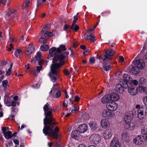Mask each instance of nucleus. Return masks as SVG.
<instances>
[{
    "mask_svg": "<svg viewBox=\"0 0 147 147\" xmlns=\"http://www.w3.org/2000/svg\"><path fill=\"white\" fill-rule=\"evenodd\" d=\"M53 35L52 33L48 31L45 32L44 34V36L46 37H49L52 36Z\"/></svg>",
    "mask_w": 147,
    "mask_h": 147,
    "instance_id": "a19ab883",
    "label": "nucleus"
},
{
    "mask_svg": "<svg viewBox=\"0 0 147 147\" xmlns=\"http://www.w3.org/2000/svg\"><path fill=\"white\" fill-rule=\"evenodd\" d=\"M18 9H13L9 10L7 13V15L9 16H15V15L18 14Z\"/></svg>",
    "mask_w": 147,
    "mask_h": 147,
    "instance_id": "412c9836",
    "label": "nucleus"
},
{
    "mask_svg": "<svg viewBox=\"0 0 147 147\" xmlns=\"http://www.w3.org/2000/svg\"><path fill=\"white\" fill-rule=\"evenodd\" d=\"M146 80L144 78L142 77L139 78V83L140 84H144L146 83Z\"/></svg>",
    "mask_w": 147,
    "mask_h": 147,
    "instance_id": "4c0bfd02",
    "label": "nucleus"
},
{
    "mask_svg": "<svg viewBox=\"0 0 147 147\" xmlns=\"http://www.w3.org/2000/svg\"><path fill=\"white\" fill-rule=\"evenodd\" d=\"M62 52L58 53L57 55L55 56L53 59V63L59 61V63H54L51 66V71L49 74V75L51 81L53 82L58 80L59 68L64 64L65 61L63 60L67 58L69 53L67 51L61 53Z\"/></svg>",
    "mask_w": 147,
    "mask_h": 147,
    "instance_id": "f257e3e1",
    "label": "nucleus"
},
{
    "mask_svg": "<svg viewBox=\"0 0 147 147\" xmlns=\"http://www.w3.org/2000/svg\"><path fill=\"white\" fill-rule=\"evenodd\" d=\"M137 115L138 118L140 120L142 119L144 117L143 111L140 110H138Z\"/></svg>",
    "mask_w": 147,
    "mask_h": 147,
    "instance_id": "bb28decb",
    "label": "nucleus"
},
{
    "mask_svg": "<svg viewBox=\"0 0 147 147\" xmlns=\"http://www.w3.org/2000/svg\"><path fill=\"white\" fill-rule=\"evenodd\" d=\"M38 61V65H40V66H41V65H42L43 63V62H44V61L42 59V60H39V61Z\"/></svg>",
    "mask_w": 147,
    "mask_h": 147,
    "instance_id": "69168bd1",
    "label": "nucleus"
},
{
    "mask_svg": "<svg viewBox=\"0 0 147 147\" xmlns=\"http://www.w3.org/2000/svg\"><path fill=\"white\" fill-rule=\"evenodd\" d=\"M78 131L77 130H74L72 131L71 134V137L74 139H76L78 136Z\"/></svg>",
    "mask_w": 147,
    "mask_h": 147,
    "instance_id": "7c9ffc66",
    "label": "nucleus"
},
{
    "mask_svg": "<svg viewBox=\"0 0 147 147\" xmlns=\"http://www.w3.org/2000/svg\"><path fill=\"white\" fill-rule=\"evenodd\" d=\"M139 83V82L137 80H134L133 81V84L135 85H137Z\"/></svg>",
    "mask_w": 147,
    "mask_h": 147,
    "instance_id": "13d9d810",
    "label": "nucleus"
},
{
    "mask_svg": "<svg viewBox=\"0 0 147 147\" xmlns=\"http://www.w3.org/2000/svg\"><path fill=\"white\" fill-rule=\"evenodd\" d=\"M39 42L42 44H45L47 42V40L46 39L44 38H41L39 40Z\"/></svg>",
    "mask_w": 147,
    "mask_h": 147,
    "instance_id": "ea45409f",
    "label": "nucleus"
},
{
    "mask_svg": "<svg viewBox=\"0 0 147 147\" xmlns=\"http://www.w3.org/2000/svg\"><path fill=\"white\" fill-rule=\"evenodd\" d=\"M121 137L123 141L126 143H128L130 138L128 134L126 132H124L122 134Z\"/></svg>",
    "mask_w": 147,
    "mask_h": 147,
    "instance_id": "6ab92c4d",
    "label": "nucleus"
},
{
    "mask_svg": "<svg viewBox=\"0 0 147 147\" xmlns=\"http://www.w3.org/2000/svg\"><path fill=\"white\" fill-rule=\"evenodd\" d=\"M42 57V55L40 52L38 51L37 52L36 56V59L37 61L39 60Z\"/></svg>",
    "mask_w": 147,
    "mask_h": 147,
    "instance_id": "58836bf2",
    "label": "nucleus"
},
{
    "mask_svg": "<svg viewBox=\"0 0 147 147\" xmlns=\"http://www.w3.org/2000/svg\"><path fill=\"white\" fill-rule=\"evenodd\" d=\"M49 102H47L44 106L43 109L44 111V114H46V112L50 110L51 108V107H49Z\"/></svg>",
    "mask_w": 147,
    "mask_h": 147,
    "instance_id": "c85d7f7f",
    "label": "nucleus"
},
{
    "mask_svg": "<svg viewBox=\"0 0 147 147\" xmlns=\"http://www.w3.org/2000/svg\"><path fill=\"white\" fill-rule=\"evenodd\" d=\"M34 46L33 45L29 44L26 47L25 53L27 55H30L34 51Z\"/></svg>",
    "mask_w": 147,
    "mask_h": 147,
    "instance_id": "f8f14e48",
    "label": "nucleus"
},
{
    "mask_svg": "<svg viewBox=\"0 0 147 147\" xmlns=\"http://www.w3.org/2000/svg\"><path fill=\"white\" fill-rule=\"evenodd\" d=\"M132 114L130 113H126L124 116V121L126 124L130 123L133 119Z\"/></svg>",
    "mask_w": 147,
    "mask_h": 147,
    "instance_id": "9d476101",
    "label": "nucleus"
},
{
    "mask_svg": "<svg viewBox=\"0 0 147 147\" xmlns=\"http://www.w3.org/2000/svg\"><path fill=\"white\" fill-rule=\"evenodd\" d=\"M49 28V27L48 26H46L44 27L42 29V31H41L40 33L42 34L46 30H47Z\"/></svg>",
    "mask_w": 147,
    "mask_h": 147,
    "instance_id": "c03bdc74",
    "label": "nucleus"
},
{
    "mask_svg": "<svg viewBox=\"0 0 147 147\" xmlns=\"http://www.w3.org/2000/svg\"><path fill=\"white\" fill-rule=\"evenodd\" d=\"M64 74L66 76H69V74L68 70L67 69H65L64 70Z\"/></svg>",
    "mask_w": 147,
    "mask_h": 147,
    "instance_id": "5fc2aeb1",
    "label": "nucleus"
},
{
    "mask_svg": "<svg viewBox=\"0 0 147 147\" xmlns=\"http://www.w3.org/2000/svg\"><path fill=\"white\" fill-rule=\"evenodd\" d=\"M74 20H73L72 24H76V23L78 20V16L77 15L75 16L74 17Z\"/></svg>",
    "mask_w": 147,
    "mask_h": 147,
    "instance_id": "8fccbe9b",
    "label": "nucleus"
},
{
    "mask_svg": "<svg viewBox=\"0 0 147 147\" xmlns=\"http://www.w3.org/2000/svg\"><path fill=\"white\" fill-rule=\"evenodd\" d=\"M30 4V2L28 0L26 1L22 5V8L23 9L27 8Z\"/></svg>",
    "mask_w": 147,
    "mask_h": 147,
    "instance_id": "c9c22d12",
    "label": "nucleus"
},
{
    "mask_svg": "<svg viewBox=\"0 0 147 147\" xmlns=\"http://www.w3.org/2000/svg\"><path fill=\"white\" fill-rule=\"evenodd\" d=\"M68 102L67 100H64L63 102V107H66L67 106Z\"/></svg>",
    "mask_w": 147,
    "mask_h": 147,
    "instance_id": "603ef678",
    "label": "nucleus"
},
{
    "mask_svg": "<svg viewBox=\"0 0 147 147\" xmlns=\"http://www.w3.org/2000/svg\"><path fill=\"white\" fill-rule=\"evenodd\" d=\"M103 69L105 71H107L111 69V66L110 65L111 61L102 59Z\"/></svg>",
    "mask_w": 147,
    "mask_h": 147,
    "instance_id": "6e6552de",
    "label": "nucleus"
},
{
    "mask_svg": "<svg viewBox=\"0 0 147 147\" xmlns=\"http://www.w3.org/2000/svg\"><path fill=\"white\" fill-rule=\"evenodd\" d=\"M110 147H120L121 144L117 138H114L110 144Z\"/></svg>",
    "mask_w": 147,
    "mask_h": 147,
    "instance_id": "1a4fd4ad",
    "label": "nucleus"
},
{
    "mask_svg": "<svg viewBox=\"0 0 147 147\" xmlns=\"http://www.w3.org/2000/svg\"><path fill=\"white\" fill-rule=\"evenodd\" d=\"M9 95L10 94L9 93H7L5 94V101H6V100H7V99L8 98L9 96Z\"/></svg>",
    "mask_w": 147,
    "mask_h": 147,
    "instance_id": "052dcab7",
    "label": "nucleus"
},
{
    "mask_svg": "<svg viewBox=\"0 0 147 147\" xmlns=\"http://www.w3.org/2000/svg\"><path fill=\"white\" fill-rule=\"evenodd\" d=\"M115 53L114 50L111 49H107L105 51V54L103 55L102 59L111 61Z\"/></svg>",
    "mask_w": 147,
    "mask_h": 147,
    "instance_id": "20e7f679",
    "label": "nucleus"
},
{
    "mask_svg": "<svg viewBox=\"0 0 147 147\" xmlns=\"http://www.w3.org/2000/svg\"><path fill=\"white\" fill-rule=\"evenodd\" d=\"M88 128V125L86 124L83 123L79 126L78 130L79 133H84L87 131Z\"/></svg>",
    "mask_w": 147,
    "mask_h": 147,
    "instance_id": "9b49d317",
    "label": "nucleus"
},
{
    "mask_svg": "<svg viewBox=\"0 0 147 147\" xmlns=\"http://www.w3.org/2000/svg\"><path fill=\"white\" fill-rule=\"evenodd\" d=\"M125 88L120 84H117L116 86V91L118 93L122 94Z\"/></svg>",
    "mask_w": 147,
    "mask_h": 147,
    "instance_id": "a211bd4d",
    "label": "nucleus"
},
{
    "mask_svg": "<svg viewBox=\"0 0 147 147\" xmlns=\"http://www.w3.org/2000/svg\"><path fill=\"white\" fill-rule=\"evenodd\" d=\"M102 114L103 117L107 119L110 117H113V113L107 110L103 111Z\"/></svg>",
    "mask_w": 147,
    "mask_h": 147,
    "instance_id": "2eb2a0df",
    "label": "nucleus"
},
{
    "mask_svg": "<svg viewBox=\"0 0 147 147\" xmlns=\"http://www.w3.org/2000/svg\"><path fill=\"white\" fill-rule=\"evenodd\" d=\"M90 127L93 129H95L97 127V124L94 122L91 121L89 123Z\"/></svg>",
    "mask_w": 147,
    "mask_h": 147,
    "instance_id": "f704fd0d",
    "label": "nucleus"
},
{
    "mask_svg": "<svg viewBox=\"0 0 147 147\" xmlns=\"http://www.w3.org/2000/svg\"><path fill=\"white\" fill-rule=\"evenodd\" d=\"M90 139L94 144H97L100 141V138L97 135L93 134L90 136Z\"/></svg>",
    "mask_w": 147,
    "mask_h": 147,
    "instance_id": "4468645a",
    "label": "nucleus"
},
{
    "mask_svg": "<svg viewBox=\"0 0 147 147\" xmlns=\"http://www.w3.org/2000/svg\"><path fill=\"white\" fill-rule=\"evenodd\" d=\"M123 79L125 82L126 84L127 82H128L130 80V77L128 74H123Z\"/></svg>",
    "mask_w": 147,
    "mask_h": 147,
    "instance_id": "2f4dec72",
    "label": "nucleus"
},
{
    "mask_svg": "<svg viewBox=\"0 0 147 147\" xmlns=\"http://www.w3.org/2000/svg\"><path fill=\"white\" fill-rule=\"evenodd\" d=\"M110 100L111 101H117L119 98V95L115 93H113L110 95Z\"/></svg>",
    "mask_w": 147,
    "mask_h": 147,
    "instance_id": "f3484780",
    "label": "nucleus"
},
{
    "mask_svg": "<svg viewBox=\"0 0 147 147\" xmlns=\"http://www.w3.org/2000/svg\"><path fill=\"white\" fill-rule=\"evenodd\" d=\"M130 72L132 74L137 75L139 73L140 71L137 67L135 66H131L130 69Z\"/></svg>",
    "mask_w": 147,
    "mask_h": 147,
    "instance_id": "aec40b11",
    "label": "nucleus"
},
{
    "mask_svg": "<svg viewBox=\"0 0 147 147\" xmlns=\"http://www.w3.org/2000/svg\"><path fill=\"white\" fill-rule=\"evenodd\" d=\"M89 61L90 64H94L95 63V59L94 57H91L89 58Z\"/></svg>",
    "mask_w": 147,
    "mask_h": 147,
    "instance_id": "79ce46f5",
    "label": "nucleus"
},
{
    "mask_svg": "<svg viewBox=\"0 0 147 147\" xmlns=\"http://www.w3.org/2000/svg\"><path fill=\"white\" fill-rule=\"evenodd\" d=\"M70 29L73 30L75 31L76 32L79 30V28L78 26L76 24H72Z\"/></svg>",
    "mask_w": 147,
    "mask_h": 147,
    "instance_id": "473e14b6",
    "label": "nucleus"
},
{
    "mask_svg": "<svg viewBox=\"0 0 147 147\" xmlns=\"http://www.w3.org/2000/svg\"><path fill=\"white\" fill-rule=\"evenodd\" d=\"M58 85V84L56 83L55 84H54L53 85V87L52 88L55 90H57L58 87H55L56 86Z\"/></svg>",
    "mask_w": 147,
    "mask_h": 147,
    "instance_id": "6e6d98bb",
    "label": "nucleus"
},
{
    "mask_svg": "<svg viewBox=\"0 0 147 147\" xmlns=\"http://www.w3.org/2000/svg\"><path fill=\"white\" fill-rule=\"evenodd\" d=\"M66 50V48H65V46L63 45H60L57 49L55 47H53L49 50V54L47 58L49 59L53 56L54 57L55 56L57 55L58 53L63 51H65Z\"/></svg>",
    "mask_w": 147,
    "mask_h": 147,
    "instance_id": "7ed1b4c3",
    "label": "nucleus"
},
{
    "mask_svg": "<svg viewBox=\"0 0 147 147\" xmlns=\"http://www.w3.org/2000/svg\"><path fill=\"white\" fill-rule=\"evenodd\" d=\"M106 107L109 110L114 111L117 109L118 105L115 102L111 101L107 103Z\"/></svg>",
    "mask_w": 147,
    "mask_h": 147,
    "instance_id": "423d86ee",
    "label": "nucleus"
},
{
    "mask_svg": "<svg viewBox=\"0 0 147 147\" xmlns=\"http://www.w3.org/2000/svg\"><path fill=\"white\" fill-rule=\"evenodd\" d=\"M22 53V50L20 49H17L16 50L14 53V55L17 57H18Z\"/></svg>",
    "mask_w": 147,
    "mask_h": 147,
    "instance_id": "72a5a7b5",
    "label": "nucleus"
},
{
    "mask_svg": "<svg viewBox=\"0 0 147 147\" xmlns=\"http://www.w3.org/2000/svg\"><path fill=\"white\" fill-rule=\"evenodd\" d=\"M133 63L135 64L138 69H143L145 66V63L142 60L137 59L134 60L133 61Z\"/></svg>",
    "mask_w": 147,
    "mask_h": 147,
    "instance_id": "39448f33",
    "label": "nucleus"
},
{
    "mask_svg": "<svg viewBox=\"0 0 147 147\" xmlns=\"http://www.w3.org/2000/svg\"><path fill=\"white\" fill-rule=\"evenodd\" d=\"M112 133L111 129H107L105 131L103 136L105 139L107 140L111 138L112 136Z\"/></svg>",
    "mask_w": 147,
    "mask_h": 147,
    "instance_id": "dca6fc26",
    "label": "nucleus"
},
{
    "mask_svg": "<svg viewBox=\"0 0 147 147\" xmlns=\"http://www.w3.org/2000/svg\"><path fill=\"white\" fill-rule=\"evenodd\" d=\"M88 34L85 35L84 37V38L86 40H88L90 39V37H91V34H90L87 33Z\"/></svg>",
    "mask_w": 147,
    "mask_h": 147,
    "instance_id": "de8ad7c7",
    "label": "nucleus"
},
{
    "mask_svg": "<svg viewBox=\"0 0 147 147\" xmlns=\"http://www.w3.org/2000/svg\"><path fill=\"white\" fill-rule=\"evenodd\" d=\"M128 92L132 95H135L138 92L137 88L134 86H129L128 88Z\"/></svg>",
    "mask_w": 147,
    "mask_h": 147,
    "instance_id": "ddd939ff",
    "label": "nucleus"
},
{
    "mask_svg": "<svg viewBox=\"0 0 147 147\" xmlns=\"http://www.w3.org/2000/svg\"><path fill=\"white\" fill-rule=\"evenodd\" d=\"M90 39L93 42H94L96 40L95 37L94 36H92V35L91 37H90Z\"/></svg>",
    "mask_w": 147,
    "mask_h": 147,
    "instance_id": "774afa93",
    "label": "nucleus"
},
{
    "mask_svg": "<svg viewBox=\"0 0 147 147\" xmlns=\"http://www.w3.org/2000/svg\"><path fill=\"white\" fill-rule=\"evenodd\" d=\"M42 69V67L41 66H37L36 67V70L37 73H36L35 71H32V73L35 76H36L38 74V73H39L40 70Z\"/></svg>",
    "mask_w": 147,
    "mask_h": 147,
    "instance_id": "c756f323",
    "label": "nucleus"
},
{
    "mask_svg": "<svg viewBox=\"0 0 147 147\" xmlns=\"http://www.w3.org/2000/svg\"><path fill=\"white\" fill-rule=\"evenodd\" d=\"M2 131L3 135L6 133V128L5 127H2L1 129Z\"/></svg>",
    "mask_w": 147,
    "mask_h": 147,
    "instance_id": "0e129e2a",
    "label": "nucleus"
},
{
    "mask_svg": "<svg viewBox=\"0 0 147 147\" xmlns=\"http://www.w3.org/2000/svg\"><path fill=\"white\" fill-rule=\"evenodd\" d=\"M119 60L121 61V62L123 63V62H124V58L122 56H119Z\"/></svg>",
    "mask_w": 147,
    "mask_h": 147,
    "instance_id": "e2e57ef3",
    "label": "nucleus"
},
{
    "mask_svg": "<svg viewBox=\"0 0 147 147\" xmlns=\"http://www.w3.org/2000/svg\"><path fill=\"white\" fill-rule=\"evenodd\" d=\"M4 137L6 139H9L12 137V132L10 131H8L4 134Z\"/></svg>",
    "mask_w": 147,
    "mask_h": 147,
    "instance_id": "cd10ccee",
    "label": "nucleus"
},
{
    "mask_svg": "<svg viewBox=\"0 0 147 147\" xmlns=\"http://www.w3.org/2000/svg\"><path fill=\"white\" fill-rule=\"evenodd\" d=\"M110 123L107 119H102V127L104 128H107L109 126Z\"/></svg>",
    "mask_w": 147,
    "mask_h": 147,
    "instance_id": "4be33fe9",
    "label": "nucleus"
},
{
    "mask_svg": "<svg viewBox=\"0 0 147 147\" xmlns=\"http://www.w3.org/2000/svg\"><path fill=\"white\" fill-rule=\"evenodd\" d=\"M90 51V50L89 49H88L87 50H86V51L84 52V55L85 56L87 55L89 53Z\"/></svg>",
    "mask_w": 147,
    "mask_h": 147,
    "instance_id": "3c124183",
    "label": "nucleus"
},
{
    "mask_svg": "<svg viewBox=\"0 0 147 147\" xmlns=\"http://www.w3.org/2000/svg\"><path fill=\"white\" fill-rule=\"evenodd\" d=\"M69 26L67 25H65L63 28L64 30L65 31L67 30L68 28H69Z\"/></svg>",
    "mask_w": 147,
    "mask_h": 147,
    "instance_id": "680f3d73",
    "label": "nucleus"
},
{
    "mask_svg": "<svg viewBox=\"0 0 147 147\" xmlns=\"http://www.w3.org/2000/svg\"><path fill=\"white\" fill-rule=\"evenodd\" d=\"M95 54L96 55V58L100 60V53H98L97 51H96L95 52Z\"/></svg>",
    "mask_w": 147,
    "mask_h": 147,
    "instance_id": "bf43d9fd",
    "label": "nucleus"
},
{
    "mask_svg": "<svg viewBox=\"0 0 147 147\" xmlns=\"http://www.w3.org/2000/svg\"><path fill=\"white\" fill-rule=\"evenodd\" d=\"M135 125L134 123H129L126 124L125 128L129 130H133L135 127Z\"/></svg>",
    "mask_w": 147,
    "mask_h": 147,
    "instance_id": "393cba45",
    "label": "nucleus"
},
{
    "mask_svg": "<svg viewBox=\"0 0 147 147\" xmlns=\"http://www.w3.org/2000/svg\"><path fill=\"white\" fill-rule=\"evenodd\" d=\"M2 83L3 87L6 88L8 84V81L7 80H4L3 81Z\"/></svg>",
    "mask_w": 147,
    "mask_h": 147,
    "instance_id": "37998d69",
    "label": "nucleus"
},
{
    "mask_svg": "<svg viewBox=\"0 0 147 147\" xmlns=\"http://www.w3.org/2000/svg\"><path fill=\"white\" fill-rule=\"evenodd\" d=\"M142 133L145 136V139L147 140V126H143L142 129Z\"/></svg>",
    "mask_w": 147,
    "mask_h": 147,
    "instance_id": "a878e982",
    "label": "nucleus"
},
{
    "mask_svg": "<svg viewBox=\"0 0 147 147\" xmlns=\"http://www.w3.org/2000/svg\"><path fill=\"white\" fill-rule=\"evenodd\" d=\"M96 26H95L93 27V28H92V29L89 30H88L87 32V33H88L89 34H91L92 35V32L94 31V30L96 28Z\"/></svg>",
    "mask_w": 147,
    "mask_h": 147,
    "instance_id": "49530a36",
    "label": "nucleus"
},
{
    "mask_svg": "<svg viewBox=\"0 0 147 147\" xmlns=\"http://www.w3.org/2000/svg\"><path fill=\"white\" fill-rule=\"evenodd\" d=\"M61 95V93L60 91H58L56 93L55 96L57 98L59 97Z\"/></svg>",
    "mask_w": 147,
    "mask_h": 147,
    "instance_id": "4d7b16f0",
    "label": "nucleus"
},
{
    "mask_svg": "<svg viewBox=\"0 0 147 147\" xmlns=\"http://www.w3.org/2000/svg\"><path fill=\"white\" fill-rule=\"evenodd\" d=\"M55 110L52 108L46 112L45 114L46 117L44 119V127L43 129V133L45 135H47L53 137L56 139L57 138L58 135L57 132L59 131V128L56 127L54 129V132H53V127L52 125L55 124V119L51 116L52 113L54 112Z\"/></svg>",
    "mask_w": 147,
    "mask_h": 147,
    "instance_id": "f03ea898",
    "label": "nucleus"
},
{
    "mask_svg": "<svg viewBox=\"0 0 147 147\" xmlns=\"http://www.w3.org/2000/svg\"><path fill=\"white\" fill-rule=\"evenodd\" d=\"M143 101L144 105L147 107V96L144 98Z\"/></svg>",
    "mask_w": 147,
    "mask_h": 147,
    "instance_id": "864d4df0",
    "label": "nucleus"
},
{
    "mask_svg": "<svg viewBox=\"0 0 147 147\" xmlns=\"http://www.w3.org/2000/svg\"><path fill=\"white\" fill-rule=\"evenodd\" d=\"M79 109V106L78 105H73L70 108V111L71 110V113H75L78 111Z\"/></svg>",
    "mask_w": 147,
    "mask_h": 147,
    "instance_id": "b1692460",
    "label": "nucleus"
},
{
    "mask_svg": "<svg viewBox=\"0 0 147 147\" xmlns=\"http://www.w3.org/2000/svg\"><path fill=\"white\" fill-rule=\"evenodd\" d=\"M111 101L110 95L104 96L102 98V102L104 103H108Z\"/></svg>",
    "mask_w": 147,
    "mask_h": 147,
    "instance_id": "5701e85b",
    "label": "nucleus"
},
{
    "mask_svg": "<svg viewBox=\"0 0 147 147\" xmlns=\"http://www.w3.org/2000/svg\"><path fill=\"white\" fill-rule=\"evenodd\" d=\"M49 49V46L47 45H42L40 47L41 50L42 51H47Z\"/></svg>",
    "mask_w": 147,
    "mask_h": 147,
    "instance_id": "e433bc0d",
    "label": "nucleus"
},
{
    "mask_svg": "<svg viewBox=\"0 0 147 147\" xmlns=\"http://www.w3.org/2000/svg\"><path fill=\"white\" fill-rule=\"evenodd\" d=\"M13 142L14 143L17 144H19V141L17 139H13Z\"/></svg>",
    "mask_w": 147,
    "mask_h": 147,
    "instance_id": "338daca9",
    "label": "nucleus"
},
{
    "mask_svg": "<svg viewBox=\"0 0 147 147\" xmlns=\"http://www.w3.org/2000/svg\"><path fill=\"white\" fill-rule=\"evenodd\" d=\"M11 70L12 69H11V67H9V68L6 71V76L9 75L11 73Z\"/></svg>",
    "mask_w": 147,
    "mask_h": 147,
    "instance_id": "a18cd8bd",
    "label": "nucleus"
},
{
    "mask_svg": "<svg viewBox=\"0 0 147 147\" xmlns=\"http://www.w3.org/2000/svg\"><path fill=\"white\" fill-rule=\"evenodd\" d=\"M16 102L13 101L11 103V104L7 105V106H15L16 105Z\"/></svg>",
    "mask_w": 147,
    "mask_h": 147,
    "instance_id": "09e8293b",
    "label": "nucleus"
},
{
    "mask_svg": "<svg viewBox=\"0 0 147 147\" xmlns=\"http://www.w3.org/2000/svg\"><path fill=\"white\" fill-rule=\"evenodd\" d=\"M144 140L147 141V140L145 139L144 136L138 135L135 138V139H134L133 141L135 144L139 145L141 144Z\"/></svg>",
    "mask_w": 147,
    "mask_h": 147,
    "instance_id": "0eeeda50",
    "label": "nucleus"
}]
</instances>
